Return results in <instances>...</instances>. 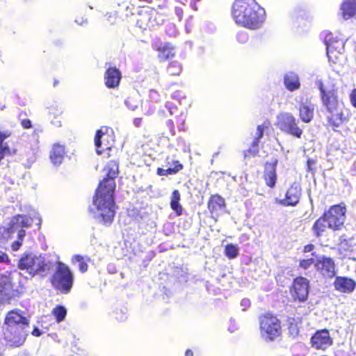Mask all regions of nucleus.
<instances>
[{"label":"nucleus","instance_id":"nucleus-41","mask_svg":"<svg viewBox=\"0 0 356 356\" xmlns=\"http://www.w3.org/2000/svg\"><path fill=\"white\" fill-rule=\"evenodd\" d=\"M149 98L151 101L158 103L161 100L162 96L158 91L152 89L149 92Z\"/></svg>","mask_w":356,"mask_h":356},{"label":"nucleus","instance_id":"nucleus-10","mask_svg":"<svg viewBox=\"0 0 356 356\" xmlns=\"http://www.w3.org/2000/svg\"><path fill=\"white\" fill-rule=\"evenodd\" d=\"M289 291L293 302H305L309 298L310 282L305 277L297 276L289 286Z\"/></svg>","mask_w":356,"mask_h":356},{"label":"nucleus","instance_id":"nucleus-12","mask_svg":"<svg viewBox=\"0 0 356 356\" xmlns=\"http://www.w3.org/2000/svg\"><path fill=\"white\" fill-rule=\"evenodd\" d=\"M324 42L327 45V55L329 60L336 63L339 56L344 50V41L334 36L332 33L327 32L324 34Z\"/></svg>","mask_w":356,"mask_h":356},{"label":"nucleus","instance_id":"nucleus-51","mask_svg":"<svg viewBox=\"0 0 356 356\" xmlns=\"http://www.w3.org/2000/svg\"><path fill=\"white\" fill-rule=\"evenodd\" d=\"M168 125L171 128V132L174 135L175 134V129H174V123L172 120L168 121Z\"/></svg>","mask_w":356,"mask_h":356},{"label":"nucleus","instance_id":"nucleus-45","mask_svg":"<svg viewBox=\"0 0 356 356\" xmlns=\"http://www.w3.org/2000/svg\"><path fill=\"white\" fill-rule=\"evenodd\" d=\"M343 235H342L340 237L339 243L338 245H339V249L346 250L345 246L348 244V241L346 238H343Z\"/></svg>","mask_w":356,"mask_h":356},{"label":"nucleus","instance_id":"nucleus-34","mask_svg":"<svg viewBox=\"0 0 356 356\" xmlns=\"http://www.w3.org/2000/svg\"><path fill=\"white\" fill-rule=\"evenodd\" d=\"M180 200V194L178 191H174L172 197L170 205L171 208L175 211L178 214L181 213V207L179 204Z\"/></svg>","mask_w":356,"mask_h":356},{"label":"nucleus","instance_id":"nucleus-19","mask_svg":"<svg viewBox=\"0 0 356 356\" xmlns=\"http://www.w3.org/2000/svg\"><path fill=\"white\" fill-rule=\"evenodd\" d=\"M334 290L344 294H350L356 289V281L346 276H336L333 282Z\"/></svg>","mask_w":356,"mask_h":356},{"label":"nucleus","instance_id":"nucleus-28","mask_svg":"<svg viewBox=\"0 0 356 356\" xmlns=\"http://www.w3.org/2000/svg\"><path fill=\"white\" fill-rule=\"evenodd\" d=\"M48 109L51 124L57 127H61L62 123L59 117L63 113L62 108L59 106H51Z\"/></svg>","mask_w":356,"mask_h":356},{"label":"nucleus","instance_id":"nucleus-36","mask_svg":"<svg viewBox=\"0 0 356 356\" xmlns=\"http://www.w3.org/2000/svg\"><path fill=\"white\" fill-rule=\"evenodd\" d=\"M66 309L62 306L57 307L53 310V314L56 318L57 322L63 321L66 316Z\"/></svg>","mask_w":356,"mask_h":356},{"label":"nucleus","instance_id":"nucleus-13","mask_svg":"<svg viewBox=\"0 0 356 356\" xmlns=\"http://www.w3.org/2000/svg\"><path fill=\"white\" fill-rule=\"evenodd\" d=\"M311 347L317 350L325 351L333 345V339L326 328L318 330L310 338Z\"/></svg>","mask_w":356,"mask_h":356},{"label":"nucleus","instance_id":"nucleus-6","mask_svg":"<svg viewBox=\"0 0 356 356\" xmlns=\"http://www.w3.org/2000/svg\"><path fill=\"white\" fill-rule=\"evenodd\" d=\"M261 337L266 342H273L282 338V321L272 312L261 314L258 317Z\"/></svg>","mask_w":356,"mask_h":356},{"label":"nucleus","instance_id":"nucleus-43","mask_svg":"<svg viewBox=\"0 0 356 356\" xmlns=\"http://www.w3.org/2000/svg\"><path fill=\"white\" fill-rule=\"evenodd\" d=\"M240 305L243 311H247L250 307V300L248 298H243L241 300Z\"/></svg>","mask_w":356,"mask_h":356},{"label":"nucleus","instance_id":"nucleus-56","mask_svg":"<svg viewBox=\"0 0 356 356\" xmlns=\"http://www.w3.org/2000/svg\"><path fill=\"white\" fill-rule=\"evenodd\" d=\"M38 220H39V223H40V221H41L40 218H38Z\"/></svg>","mask_w":356,"mask_h":356},{"label":"nucleus","instance_id":"nucleus-29","mask_svg":"<svg viewBox=\"0 0 356 356\" xmlns=\"http://www.w3.org/2000/svg\"><path fill=\"white\" fill-rule=\"evenodd\" d=\"M284 83L290 91L298 90L300 87L298 76L293 73H289L284 76Z\"/></svg>","mask_w":356,"mask_h":356},{"label":"nucleus","instance_id":"nucleus-8","mask_svg":"<svg viewBox=\"0 0 356 356\" xmlns=\"http://www.w3.org/2000/svg\"><path fill=\"white\" fill-rule=\"evenodd\" d=\"M346 207L343 202L330 207L323 216L330 229L337 231L342 229L346 221Z\"/></svg>","mask_w":356,"mask_h":356},{"label":"nucleus","instance_id":"nucleus-40","mask_svg":"<svg viewBox=\"0 0 356 356\" xmlns=\"http://www.w3.org/2000/svg\"><path fill=\"white\" fill-rule=\"evenodd\" d=\"M165 107L168 109L170 115H175L176 117H178V114L180 113L181 117H182V112L179 111L178 108L174 106L172 103L167 102Z\"/></svg>","mask_w":356,"mask_h":356},{"label":"nucleus","instance_id":"nucleus-52","mask_svg":"<svg viewBox=\"0 0 356 356\" xmlns=\"http://www.w3.org/2000/svg\"><path fill=\"white\" fill-rule=\"evenodd\" d=\"M142 119L141 118H136L134 120V124L136 127H140L141 124Z\"/></svg>","mask_w":356,"mask_h":356},{"label":"nucleus","instance_id":"nucleus-55","mask_svg":"<svg viewBox=\"0 0 356 356\" xmlns=\"http://www.w3.org/2000/svg\"><path fill=\"white\" fill-rule=\"evenodd\" d=\"M154 110H155L154 108H152L151 111H148V113L149 114L152 113L154 111Z\"/></svg>","mask_w":356,"mask_h":356},{"label":"nucleus","instance_id":"nucleus-32","mask_svg":"<svg viewBox=\"0 0 356 356\" xmlns=\"http://www.w3.org/2000/svg\"><path fill=\"white\" fill-rule=\"evenodd\" d=\"M225 255L229 259L236 258L239 254V249L236 245L228 243L225 246Z\"/></svg>","mask_w":356,"mask_h":356},{"label":"nucleus","instance_id":"nucleus-38","mask_svg":"<svg viewBox=\"0 0 356 356\" xmlns=\"http://www.w3.org/2000/svg\"><path fill=\"white\" fill-rule=\"evenodd\" d=\"M140 103V101L138 99L132 97H128L125 101L127 106L132 111L136 110L138 107Z\"/></svg>","mask_w":356,"mask_h":356},{"label":"nucleus","instance_id":"nucleus-54","mask_svg":"<svg viewBox=\"0 0 356 356\" xmlns=\"http://www.w3.org/2000/svg\"><path fill=\"white\" fill-rule=\"evenodd\" d=\"M185 356H193V353L191 350H187L185 353Z\"/></svg>","mask_w":356,"mask_h":356},{"label":"nucleus","instance_id":"nucleus-26","mask_svg":"<svg viewBox=\"0 0 356 356\" xmlns=\"http://www.w3.org/2000/svg\"><path fill=\"white\" fill-rule=\"evenodd\" d=\"M325 218L322 215L314 223L312 229L316 237L319 238L326 232L327 223Z\"/></svg>","mask_w":356,"mask_h":356},{"label":"nucleus","instance_id":"nucleus-42","mask_svg":"<svg viewBox=\"0 0 356 356\" xmlns=\"http://www.w3.org/2000/svg\"><path fill=\"white\" fill-rule=\"evenodd\" d=\"M349 99L352 106L356 108V88L350 91Z\"/></svg>","mask_w":356,"mask_h":356},{"label":"nucleus","instance_id":"nucleus-27","mask_svg":"<svg viewBox=\"0 0 356 356\" xmlns=\"http://www.w3.org/2000/svg\"><path fill=\"white\" fill-rule=\"evenodd\" d=\"M314 106L307 104H301L299 108V116L305 123H309L314 118Z\"/></svg>","mask_w":356,"mask_h":356},{"label":"nucleus","instance_id":"nucleus-30","mask_svg":"<svg viewBox=\"0 0 356 356\" xmlns=\"http://www.w3.org/2000/svg\"><path fill=\"white\" fill-rule=\"evenodd\" d=\"M159 58L161 61H164L175 55L173 47L169 44H161L159 48Z\"/></svg>","mask_w":356,"mask_h":356},{"label":"nucleus","instance_id":"nucleus-17","mask_svg":"<svg viewBox=\"0 0 356 356\" xmlns=\"http://www.w3.org/2000/svg\"><path fill=\"white\" fill-rule=\"evenodd\" d=\"M277 157H272L270 161H266L264 164L263 179L266 185L270 188H275L277 181Z\"/></svg>","mask_w":356,"mask_h":356},{"label":"nucleus","instance_id":"nucleus-44","mask_svg":"<svg viewBox=\"0 0 356 356\" xmlns=\"http://www.w3.org/2000/svg\"><path fill=\"white\" fill-rule=\"evenodd\" d=\"M316 163V161L314 159H308L307 161V171L315 172L316 169V168L313 167V165H314Z\"/></svg>","mask_w":356,"mask_h":356},{"label":"nucleus","instance_id":"nucleus-9","mask_svg":"<svg viewBox=\"0 0 356 356\" xmlns=\"http://www.w3.org/2000/svg\"><path fill=\"white\" fill-rule=\"evenodd\" d=\"M51 283L57 289L68 293L73 284V275L70 268L64 264L58 262V266L54 274Z\"/></svg>","mask_w":356,"mask_h":356},{"label":"nucleus","instance_id":"nucleus-24","mask_svg":"<svg viewBox=\"0 0 356 356\" xmlns=\"http://www.w3.org/2000/svg\"><path fill=\"white\" fill-rule=\"evenodd\" d=\"M287 329L289 337L296 339L299 336L301 320L298 318L289 317L287 318Z\"/></svg>","mask_w":356,"mask_h":356},{"label":"nucleus","instance_id":"nucleus-21","mask_svg":"<svg viewBox=\"0 0 356 356\" xmlns=\"http://www.w3.org/2000/svg\"><path fill=\"white\" fill-rule=\"evenodd\" d=\"M121 72L116 67L108 68L104 74V81L106 87L115 88L118 86L121 80Z\"/></svg>","mask_w":356,"mask_h":356},{"label":"nucleus","instance_id":"nucleus-3","mask_svg":"<svg viewBox=\"0 0 356 356\" xmlns=\"http://www.w3.org/2000/svg\"><path fill=\"white\" fill-rule=\"evenodd\" d=\"M316 84L320 91L321 99L329 113L327 116L326 126L334 131L339 132V129L347 120V117L341 106L337 90H328L321 80L317 81Z\"/></svg>","mask_w":356,"mask_h":356},{"label":"nucleus","instance_id":"nucleus-39","mask_svg":"<svg viewBox=\"0 0 356 356\" xmlns=\"http://www.w3.org/2000/svg\"><path fill=\"white\" fill-rule=\"evenodd\" d=\"M269 124H270V123L268 122H265L262 124H259L257 127V131H256L255 137L259 139H261L264 136V129H268Z\"/></svg>","mask_w":356,"mask_h":356},{"label":"nucleus","instance_id":"nucleus-18","mask_svg":"<svg viewBox=\"0 0 356 356\" xmlns=\"http://www.w3.org/2000/svg\"><path fill=\"white\" fill-rule=\"evenodd\" d=\"M301 191L300 186L293 183L286 190L284 197L279 201V204L284 207L296 206L300 202Z\"/></svg>","mask_w":356,"mask_h":356},{"label":"nucleus","instance_id":"nucleus-37","mask_svg":"<svg viewBox=\"0 0 356 356\" xmlns=\"http://www.w3.org/2000/svg\"><path fill=\"white\" fill-rule=\"evenodd\" d=\"M167 71L170 75H179L181 72V66L179 63L173 62L168 65Z\"/></svg>","mask_w":356,"mask_h":356},{"label":"nucleus","instance_id":"nucleus-25","mask_svg":"<svg viewBox=\"0 0 356 356\" xmlns=\"http://www.w3.org/2000/svg\"><path fill=\"white\" fill-rule=\"evenodd\" d=\"M225 207V200L218 195H212L208 202V208L213 213Z\"/></svg>","mask_w":356,"mask_h":356},{"label":"nucleus","instance_id":"nucleus-47","mask_svg":"<svg viewBox=\"0 0 356 356\" xmlns=\"http://www.w3.org/2000/svg\"><path fill=\"white\" fill-rule=\"evenodd\" d=\"M314 249V245L310 243V244H307L304 246L302 252L304 253L310 252L313 251Z\"/></svg>","mask_w":356,"mask_h":356},{"label":"nucleus","instance_id":"nucleus-11","mask_svg":"<svg viewBox=\"0 0 356 356\" xmlns=\"http://www.w3.org/2000/svg\"><path fill=\"white\" fill-rule=\"evenodd\" d=\"M276 126L285 134L298 138L302 137L303 131L298 126V120L289 113H284L278 115Z\"/></svg>","mask_w":356,"mask_h":356},{"label":"nucleus","instance_id":"nucleus-48","mask_svg":"<svg viewBox=\"0 0 356 356\" xmlns=\"http://www.w3.org/2000/svg\"><path fill=\"white\" fill-rule=\"evenodd\" d=\"M237 38H238V40L241 42H245V40H247L248 37H247V35L244 33H238V35H237Z\"/></svg>","mask_w":356,"mask_h":356},{"label":"nucleus","instance_id":"nucleus-22","mask_svg":"<svg viewBox=\"0 0 356 356\" xmlns=\"http://www.w3.org/2000/svg\"><path fill=\"white\" fill-rule=\"evenodd\" d=\"M181 169L182 165L178 161L168 157L165 165H164V168H159L157 169V174L160 176L174 175Z\"/></svg>","mask_w":356,"mask_h":356},{"label":"nucleus","instance_id":"nucleus-1","mask_svg":"<svg viewBox=\"0 0 356 356\" xmlns=\"http://www.w3.org/2000/svg\"><path fill=\"white\" fill-rule=\"evenodd\" d=\"M104 170L107 177L99 184L93 198L92 210L95 218L100 222L109 225L115 215L114 191L115 188V177L118 173V165L110 161Z\"/></svg>","mask_w":356,"mask_h":356},{"label":"nucleus","instance_id":"nucleus-15","mask_svg":"<svg viewBox=\"0 0 356 356\" xmlns=\"http://www.w3.org/2000/svg\"><path fill=\"white\" fill-rule=\"evenodd\" d=\"M19 274L14 272L8 275H0V304L8 302L15 296L12 281Z\"/></svg>","mask_w":356,"mask_h":356},{"label":"nucleus","instance_id":"nucleus-46","mask_svg":"<svg viewBox=\"0 0 356 356\" xmlns=\"http://www.w3.org/2000/svg\"><path fill=\"white\" fill-rule=\"evenodd\" d=\"M9 261V257L6 252L0 251V264H6Z\"/></svg>","mask_w":356,"mask_h":356},{"label":"nucleus","instance_id":"nucleus-33","mask_svg":"<svg viewBox=\"0 0 356 356\" xmlns=\"http://www.w3.org/2000/svg\"><path fill=\"white\" fill-rule=\"evenodd\" d=\"M260 143V139L254 137L251 143L250 147L245 151V157L254 156L259 152V145Z\"/></svg>","mask_w":356,"mask_h":356},{"label":"nucleus","instance_id":"nucleus-23","mask_svg":"<svg viewBox=\"0 0 356 356\" xmlns=\"http://www.w3.org/2000/svg\"><path fill=\"white\" fill-rule=\"evenodd\" d=\"M65 154V147L60 144H54L50 152V159L54 165H59Z\"/></svg>","mask_w":356,"mask_h":356},{"label":"nucleus","instance_id":"nucleus-50","mask_svg":"<svg viewBox=\"0 0 356 356\" xmlns=\"http://www.w3.org/2000/svg\"><path fill=\"white\" fill-rule=\"evenodd\" d=\"M32 334L35 337H40L42 334V332L38 327H35L32 331Z\"/></svg>","mask_w":356,"mask_h":356},{"label":"nucleus","instance_id":"nucleus-2","mask_svg":"<svg viewBox=\"0 0 356 356\" xmlns=\"http://www.w3.org/2000/svg\"><path fill=\"white\" fill-rule=\"evenodd\" d=\"M231 14L236 24L250 30L261 28L266 19V10L256 0H234Z\"/></svg>","mask_w":356,"mask_h":356},{"label":"nucleus","instance_id":"nucleus-20","mask_svg":"<svg viewBox=\"0 0 356 356\" xmlns=\"http://www.w3.org/2000/svg\"><path fill=\"white\" fill-rule=\"evenodd\" d=\"M340 15L344 20L356 16V0H343L340 5Z\"/></svg>","mask_w":356,"mask_h":356},{"label":"nucleus","instance_id":"nucleus-14","mask_svg":"<svg viewBox=\"0 0 356 356\" xmlns=\"http://www.w3.org/2000/svg\"><path fill=\"white\" fill-rule=\"evenodd\" d=\"M316 270L325 279H332L337 275L334 260L330 257L322 256L314 264Z\"/></svg>","mask_w":356,"mask_h":356},{"label":"nucleus","instance_id":"nucleus-53","mask_svg":"<svg viewBox=\"0 0 356 356\" xmlns=\"http://www.w3.org/2000/svg\"><path fill=\"white\" fill-rule=\"evenodd\" d=\"M76 23L79 25H81L83 26L84 24H86L87 23V20L86 19H81V20H80V22L79 20H76Z\"/></svg>","mask_w":356,"mask_h":356},{"label":"nucleus","instance_id":"nucleus-31","mask_svg":"<svg viewBox=\"0 0 356 356\" xmlns=\"http://www.w3.org/2000/svg\"><path fill=\"white\" fill-rule=\"evenodd\" d=\"M90 261V258L82 257L79 254L74 255L72 258V262L73 264H78L79 269L81 273H85L88 270V262Z\"/></svg>","mask_w":356,"mask_h":356},{"label":"nucleus","instance_id":"nucleus-5","mask_svg":"<svg viewBox=\"0 0 356 356\" xmlns=\"http://www.w3.org/2000/svg\"><path fill=\"white\" fill-rule=\"evenodd\" d=\"M33 219L26 215H16L13 217L8 225V227H0V248L6 244L9 239L15 238L11 243L13 251L19 250L26 236L24 228H29L33 224Z\"/></svg>","mask_w":356,"mask_h":356},{"label":"nucleus","instance_id":"nucleus-35","mask_svg":"<svg viewBox=\"0 0 356 356\" xmlns=\"http://www.w3.org/2000/svg\"><path fill=\"white\" fill-rule=\"evenodd\" d=\"M316 261V260L313 257L300 259L299 268L305 270H307L312 266H314Z\"/></svg>","mask_w":356,"mask_h":356},{"label":"nucleus","instance_id":"nucleus-49","mask_svg":"<svg viewBox=\"0 0 356 356\" xmlns=\"http://www.w3.org/2000/svg\"><path fill=\"white\" fill-rule=\"evenodd\" d=\"M22 126L26 129L30 128L31 127V122L29 120H23Z\"/></svg>","mask_w":356,"mask_h":356},{"label":"nucleus","instance_id":"nucleus-4","mask_svg":"<svg viewBox=\"0 0 356 356\" xmlns=\"http://www.w3.org/2000/svg\"><path fill=\"white\" fill-rule=\"evenodd\" d=\"M22 313L19 310L11 311L8 313L5 319L3 336L10 346L19 347L26 340L29 321Z\"/></svg>","mask_w":356,"mask_h":356},{"label":"nucleus","instance_id":"nucleus-16","mask_svg":"<svg viewBox=\"0 0 356 356\" xmlns=\"http://www.w3.org/2000/svg\"><path fill=\"white\" fill-rule=\"evenodd\" d=\"M113 129L111 128L104 127H102L96 133L95 138V144L96 151L98 154H101L104 149H111L112 144L111 141H113Z\"/></svg>","mask_w":356,"mask_h":356},{"label":"nucleus","instance_id":"nucleus-7","mask_svg":"<svg viewBox=\"0 0 356 356\" xmlns=\"http://www.w3.org/2000/svg\"><path fill=\"white\" fill-rule=\"evenodd\" d=\"M51 267V263L44 257L33 253L23 254L18 262V268L26 270L31 276L35 275L44 276Z\"/></svg>","mask_w":356,"mask_h":356}]
</instances>
